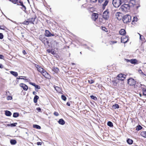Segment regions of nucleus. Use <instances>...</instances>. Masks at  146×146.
<instances>
[{"label": "nucleus", "mask_w": 146, "mask_h": 146, "mask_svg": "<svg viewBox=\"0 0 146 146\" xmlns=\"http://www.w3.org/2000/svg\"><path fill=\"white\" fill-rule=\"evenodd\" d=\"M130 6L128 4H123L121 6L120 9L123 12H128L129 10Z\"/></svg>", "instance_id": "1"}, {"label": "nucleus", "mask_w": 146, "mask_h": 146, "mask_svg": "<svg viewBox=\"0 0 146 146\" xmlns=\"http://www.w3.org/2000/svg\"><path fill=\"white\" fill-rule=\"evenodd\" d=\"M123 21L124 23H127L131 21V17L128 15H125L123 17Z\"/></svg>", "instance_id": "2"}, {"label": "nucleus", "mask_w": 146, "mask_h": 146, "mask_svg": "<svg viewBox=\"0 0 146 146\" xmlns=\"http://www.w3.org/2000/svg\"><path fill=\"white\" fill-rule=\"evenodd\" d=\"M103 17L105 20H108L109 18V11L108 10L105 11L103 15Z\"/></svg>", "instance_id": "3"}, {"label": "nucleus", "mask_w": 146, "mask_h": 146, "mask_svg": "<svg viewBox=\"0 0 146 146\" xmlns=\"http://www.w3.org/2000/svg\"><path fill=\"white\" fill-rule=\"evenodd\" d=\"M112 3L113 6L115 7H118L121 4L120 0H113Z\"/></svg>", "instance_id": "4"}, {"label": "nucleus", "mask_w": 146, "mask_h": 146, "mask_svg": "<svg viewBox=\"0 0 146 146\" xmlns=\"http://www.w3.org/2000/svg\"><path fill=\"white\" fill-rule=\"evenodd\" d=\"M125 75H123L122 74H119L117 76V79L120 80H123L125 78Z\"/></svg>", "instance_id": "5"}, {"label": "nucleus", "mask_w": 146, "mask_h": 146, "mask_svg": "<svg viewBox=\"0 0 146 146\" xmlns=\"http://www.w3.org/2000/svg\"><path fill=\"white\" fill-rule=\"evenodd\" d=\"M127 81V83L130 85H133L135 84V81L132 78L129 79Z\"/></svg>", "instance_id": "6"}, {"label": "nucleus", "mask_w": 146, "mask_h": 146, "mask_svg": "<svg viewBox=\"0 0 146 146\" xmlns=\"http://www.w3.org/2000/svg\"><path fill=\"white\" fill-rule=\"evenodd\" d=\"M45 35L47 37H50L51 36H54V34H51V33L47 30H45Z\"/></svg>", "instance_id": "7"}, {"label": "nucleus", "mask_w": 146, "mask_h": 146, "mask_svg": "<svg viewBox=\"0 0 146 146\" xmlns=\"http://www.w3.org/2000/svg\"><path fill=\"white\" fill-rule=\"evenodd\" d=\"M20 86L25 91L27 90L28 89V87L25 84L23 83H21L20 84Z\"/></svg>", "instance_id": "8"}, {"label": "nucleus", "mask_w": 146, "mask_h": 146, "mask_svg": "<svg viewBox=\"0 0 146 146\" xmlns=\"http://www.w3.org/2000/svg\"><path fill=\"white\" fill-rule=\"evenodd\" d=\"M18 5L21 6V8L22 9L23 11H25L26 10V7L25 6L23 5V2L19 1L18 4Z\"/></svg>", "instance_id": "9"}, {"label": "nucleus", "mask_w": 146, "mask_h": 146, "mask_svg": "<svg viewBox=\"0 0 146 146\" xmlns=\"http://www.w3.org/2000/svg\"><path fill=\"white\" fill-rule=\"evenodd\" d=\"M115 17L118 20H120L121 19L122 16H121V13L119 12H118L115 14Z\"/></svg>", "instance_id": "10"}, {"label": "nucleus", "mask_w": 146, "mask_h": 146, "mask_svg": "<svg viewBox=\"0 0 146 146\" xmlns=\"http://www.w3.org/2000/svg\"><path fill=\"white\" fill-rule=\"evenodd\" d=\"M98 14L93 13L92 15V19L94 21H95L98 18Z\"/></svg>", "instance_id": "11"}, {"label": "nucleus", "mask_w": 146, "mask_h": 146, "mask_svg": "<svg viewBox=\"0 0 146 146\" xmlns=\"http://www.w3.org/2000/svg\"><path fill=\"white\" fill-rule=\"evenodd\" d=\"M36 67L37 68L38 71L41 73L42 72L44 71V70L42 68L39 66L38 65H36Z\"/></svg>", "instance_id": "12"}, {"label": "nucleus", "mask_w": 146, "mask_h": 146, "mask_svg": "<svg viewBox=\"0 0 146 146\" xmlns=\"http://www.w3.org/2000/svg\"><path fill=\"white\" fill-rule=\"evenodd\" d=\"M128 40V37L126 36L125 38H121V42L125 43H126Z\"/></svg>", "instance_id": "13"}, {"label": "nucleus", "mask_w": 146, "mask_h": 146, "mask_svg": "<svg viewBox=\"0 0 146 146\" xmlns=\"http://www.w3.org/2000/svg\"><path fill=\"white\" fill-rule=\"evenodd\" d=\"M129 4H131L133 5H134L137 3L135 0H130L129 2Z\"/></svg>", "instance_id": "14"}, {"label": "nucleus", "mask_w": 146, "mask_h": 146, "mask_svg": "<svg viewBox=\"0 0 146 146\" xmlns=\"http://www.w3.org/2000/svg\"><path fill=\"white\" fill-rule=\"evenodd\" d=\"M41 74L45 78H47L49 75L44 70V71L42 72Z\"/></svg>", "instance_id": "15"}, {"label": "nucleus", "mask_w": 146, "mask_h": 146, "mask_svg": "<svg viewBox=\"0 0 146 146\" xmlns=\"http://www.w3.org/2000/svg\"><path fill=\"white\" fill-rule=\"evenodd\" d=\"M119 33L120 35H124L125 34L126 32L125 30L124 29H122L120 30L119 31Z\"/></svg>", "instance_id": "16"}, {"label": "nucleus", "mask_w": 146, "mask_h": 146, "mask_svg": "<svg viewBox=\"0 0 146 146\" xmlns=\"http://www.w3.org/2000/svg\"><path fill=\"white\" fill-rule=\"evenodd\" d=\"M58 122L59 124L62 125H64L65 123L64 121L62 119H60L58 121Z\"/></svg>", "instance_id": "17"}, {"label": "nucleus", "mask_w": 146, "mask_h": 146, "mask_svg": "<svg viewBox=\"0 0 146 146\" xmlns=\"http://www.w3.org/2000/svg\"><path fill=\"white\" fill-rule=\"evenodd\" d=\"M120 2L121 4L123 3L124 4H128L129 3V2H128L129 0H120Z\"/></svg>", "instance_id": "18"}, {"label": "nucleus", "mask_w": 146, "mask_h": 146, "mask_svg": "<svg viewBox=\"0 0 146 146\" xmlns=\"http://www.w3.org/2000/svg\"><path fill=\"white\" fill-rule=\"evenodd\" d=\"M10 72L15 77H16L18 76V73L16 72L13 71H11Z\"/></svg>", "instance_id": "19"}, {"label": "nucleus", "mask_w": 146, "mask_h": 146, "mask_svg": "<svg viewBox=\"0 0 146 146\" xmlns=\"http://www.w3.org/2000/svg\"><path fill=\"white\" fill-rule=\"evenodd\" d=\"M5 114L7 116H10L11 115V113L9 111L6 110L5 111Z\"/></svg>", "instance_id": "20"}, {"label": "nucleus", "mask_w": 146, "mask_h": 146, "mask_svg": "<svg viewBox=\"0 0 146 146\" xmlns=\"http://www.w3.org/2000/svg\"><path fill=\"white\" fill-rule=\"evenodd\" d=\"M141 136L146 138V131H142L141 133Z\"/></svg>", "instance_id": "21"}, {"label": "nucleus", "mask_w": 146, "mask_h": 146, "mask_svg": "<svg viewBox=\"0 0 146 146\" xmlns=\"http://www.w3.org/2000/svg\"><path fill=\"white\" fill-rule=\"evenodd\" d=\"M108 3V1L107 0L104 3L103 5V9H104L105 8V7L107 5Z\"/></svg>", "instance_id": "22"}, {"label": "nucleus", "mask_w": 146, "mask_h": 146, "mask_svg": "<svg viewBox=\"0 0 146 146\" xmlns=\"http://www.w3.org/2000/svg\"><path fill=\"white\" fill-rule=\"evenodd\" d=\"M10 143L12 145H15L17 143V141L14 139H11L10 140Z\"/></svg>", "instance_id": "23"}, {"label": "nucleus", "mask_w": 146, "mask_h": 146, "mask_svg": "<svg viewBox=\"0 0 146 146\" xmlns=\"http://www.w3.org/2000/svg\"><path fill=\"white\" fill-rule=\"evenodd\" d=\"M137 62V60L135 59H131L130 60V62L132 64H135Z\"/></svg>", "instance_id": "24"}, {"label": "nucleus", "mask_w": 146, "mask_h": 146, "mask_svg": "<svg viewBox=\"0 0 146 146\" xmlns=\"http://www.w3.org/2000/svg\"><path fill=\"white\" fill-rule=\"evenodd\" d=\"M35 19L33 18H32L31 19H28V21H29V23H32V24H34L33 22L35 21Z\"/></svg>", "instance_id": "25"}, {"label": "nucleus", "mask_w": 146, "mask_h": 146, "mask_svg": "<svg viewBox=\"0 0 146 146\" xmlns=\"http://www.w3.org/2000/svg\"><path fill=\"white\" fill-rule=\"evenodd\" d=\"M47 52L49 53H51L53 55H54L55 54V52L53 50H50V49H48L47 50Z\"/></svg>", "instance_id": "26"}, {"label": "nucleus", "mask_w": 146, "mask_h": 146, "mask_svg": "<svg viewBox=\"0 0 146 146\" xmlns=\"http://www.w3.org/2000/svg\"><path fill=\"white\" fill-rule=\"evenodd\" d=\"M39 98V97L37 95H35L34 99V102L35 103H36L37 102V100Z\"/></svg>", "instance_id": "27"}, {"label": "nucleus", "mask_w": 146, "mask_h": 146, "mask_svg": "<svg viewBox=\"0 0 146 146\" xmlns=\"http://www.w3.org/2000/svg\"><path fill=\"white\" fill-rule=\"evenodd\" d=\"M144 86H145V88H143L142 89L143 94L144 95L146 96V87L144 85Z\"/></svg>", "instance_id": "28"}, {"label": "nucleus", "mask_w": 146, "mask_h": 146, "mask_svg": "<svg viewBox=\"0 0 146 146\" xmlns=\"http://www.w3.org/2000/svg\"><path fill=\"white\" fill-rule=\"evenodd\" d=\"M127 143L129 144H131L133 143V141L130 139H129L127 140Z\"/></svg>", "instance_id": "29"}, {"label": "nucleus", "mask_w": 146, "mask_h": 146, "mask_svg": "<svg viewBox=\"0 0 146 146\" xmlns=\"http://www.w3.org/2000/svg\"><path fill=\"white\" fill-rule=\"evenodd\" d=\"M54 87L55 89V90L58 92H60L61 89L58 87L56 86L54 87Z\"/></svg>", "instance_id": "30"}, {"label": "nucleus", "mask_w": 146, "mask_h": 146, "mask_svg": "<svg viewBox=\"0 0 146 146\" xmlns=\"http://www.w3.org/2000/svg\"><path fill=\"white\" fill-rule=\"evenodd\" d=\"M33 127L38 129H40L41 128V127L40 126L37 125H33Z\"/></svg>", "instance_id": "31"}, {"label": "nucleus", "mask_w": 146, "mask_h": 146, "mask_svg": "<svg viewBox=\"0 0 146 146\" xmlns=\"http://www.w3.org/2000/svg\"><path fill=\"white\" fill-rule=\"evenodd\" d=\"M112 108L114 109L118 108H119V106L118 104H115L113 105Z\"/></svg>", "instance_id": "32"}, {"label": "nucleus", "mask_w": 146, "mask_h": 146, "mask_svg": "<svg viewBox=\"0 0 146 146\" xmlns=\"http://www.w3.org/2000/svg\"><path fill=\"white\" fill-rule=\"evenodd\" d=\"M17 124V123H10L8 125V126H11L12 127H15L16 126Z\"/></svg>", "instance_id": "33"}, {"label": "nucleus", "mask_w": 146, "mask_h": 146, "mask_svg": "<svg viewBox=\"0 0 146 146\" xmlns=\"http://www.w3.org/2000/svg\"><path fill=\"white\" fill-rule=\"evenodd\" d=\"M108 125L110 127L113 126V123L111 121H108L107 123Z\"/></svg>", "instance_id": "34"}, {"label": "nucleus", "mask_w": 146, "mask_h": 146, "mask_svg": "<svg viewBox=\"0 0 146 146\" xmlns=\"http://www.w3.org/2000/svg\"><path fill=\"white\" fill-rule=\"evenodd\" d=\"M142 128V127L140 125H138L137 126L136 130L137 131H139Z\"/></svg>", "instance_id": "35"}, {"label": "nucleus", "mask_w": 146, "mask_h": 146, "mask_svg": "<svg viewBox=\"0 0 146 146\" xmlns=\"http://www.w3.org/2000/svg\"><path fill=\"white\" fill-rule=\"evenodd\" d=\"M52 70L55 72H58L59 71V69L57 68H54Z\"/></svg>", "instance_id": "36"}, {"label": "nucleus", "mask_w": 146, "mask_h": 146, "mask_svg": "<svg viewBox=\"0 0 146 146\" xmlns=\"http://www.w3.org/2000/svg\"><path fill=\"white\" fill-rule=\"evenodd\" d=\"M19 114L17 113H14L13 114V117H17L19 116Z\"/></svg>", "instance_id": "37"}, {"label": "nucleus", "mask_w": 146, "mask_h": 146, "mask_svg": "<svg viewBox=\"0 0 146 146\" xmlns=\"http://www.w3.org/2000/svg\"><path fill=\"white\" fill-rule=\"evenodd\" d=\"M90 98L92 99H93L94 100H97V98L94 96L93 95L90 96Z\"/></svg>", "instance_id": "38"}, {"label": "nucleus", "mask_w": 146, "mask_h": 146, "mask_svg": "<svg viewBox=\"0 0 146 146\" xmlns=\"http://www.w3.org/2000/svg\"><path fill=\"white\" fill-rule=\"evenodd\" d=\"M61 98L62 100H64V101H66V97L64 95L61 96Z\"/></svg>", "instance_id": "39"}, {"label": "nucleus", "mask_w": 146, "mask_h": 146, "mask_svg": "<svg viewBox=\"0 0 146 146\" xmlns=\"http://www.w3.org/2000/svg\"><path fill=\"white\" fill-rule=\"evenodd\" d=\"M138 72L140 74H143L145 76H146V74H144L141 70H139Z\"/></svg>", "instance_id": "40"}, {"label": "nucleus", "mask_w": 146, "mask_h": 146, "mask_svg": "<svg viewBox=\"0 0 146 146\" xmlns=\"http://www.w3.org/2000/svg\"><path fill=\"white\" fill-rule=\"evenodd\" d=\"M88 82L90 84H92L94 82V81L93 80L90 79L88 80Z\"/></svg>", "instance_id": "41"}, {"label": "nucleus", "mask_w": 146, "mask_h": 146, "mask_svg": "<svg viewBox=\"0 0 146 146\" xmlns=\"http://www.w3.org/2000/svg\"><path fill=\"white\" fill-rule=\"evenodd\" d=\"M29 22L28 21H25L24 22H23V24L24 25H28L29 24Z\"/></svg>", "instance_id": "42"}, {"label": "nucleus", "mask_w": 146, "mask_h": 146, "mask_svg": "<svg viewBox=\"0 0 146 146\" xmlns=\"http://www.w3.org/2000/svg\"><path fill=\"white\" fill-rule=\"evenodd\" d=\"M137 17H134L133 18V22H135L137 21Z\"/></svg>", "instance_id": "43"}, {"label": "nucleus", "mask_w": 146, "mask_h": 146, "mask_svg": "<svg viewBox=\"0 0 146 146\" xmlns=\"http://www.w3.org/2000/svg\"><path fill=\"white\" fill-rule=\"evenodd\" d=\"M10 1L12 2L13 3L15 4L17 3L18 0H9Z\"/></svg>", "instance_id": "44"}, {"label": "nucleus", "mask_w": 146, "mask_h": 146, "mask_svg": "<svg viewBox=\"0 0 146 146\" xmlns=\"http://www.w3.org/2000/svg\"><path fill=\"white\" fill-rule=\"evenodd\" d=\"M3 38V35L2 33H0V39H2Z\"/></svg>", "instance_id": "45"}, {"label": "nucleus", "mask_w": 146, "mask_h": 146, "mask_svg": "<svg viewBox=\"0 0 146 146\" xmlns=\"http://www.w3.org/2000/svg\"><path fill=\"white\" fill-rule=\"evenodd\" d=\"M35 87L36 88H37L38 89H39L40 88V86L37 85H36Z\"/></svg>", "instance_id": "46"}, {"label": "nucleus", "mask_w": 146, "mask_h": 146, "mask_svg": "<svg viewBox=\"0 0 146 146\" xmlns=\"http://www.w3.org/2000/svg\"><path fill=\"white\" fill-rule=\"evenodd\" d=\"M54 115L56 116H58L59 115V114L57 112L55 111L54 113Z\"/></svg>", "instance_id": "47"}, {"label": "nucleus", "mask_w": 146, "mask_h": 146, "mask_svg": "<svg viewBox=\"0 0 146 146\" xmlns=\"http://www.w3.org/2000/svg\"><path fill=\"white\" fill-rule=\"evenodd\" d=\"M0 29H1L4 30L5 27L4 26L0 25Z\"/></svg>", "instance_id": "48"}, {"label": "nucleus", "mask_w": 146, "mask_h": 146, "mask_svg": "<svg viewBox=\"0 0 146 146\" xmlns=\"http://www.w3.org/2000/svg\"><path fill=\"white\" fill-rule=\"evenodd\" d=\"M29 84H31V85H33V86H35L36 85V84H35V83H32V82H30L29 83Z\"/></svg>", "instance_id": "49"}, {"label": "nucleus", "mask_w": 146, "mask_h": 146, "mask_svg": "<svg viewBox=\"0 0 146 146\" xmlns=\"http://www.w3.org/2000/svg\"><path fill=\"white\" fill-rule=\"evenodd\" d=\"M12 99V98L11 96H8V97L7 98V100H11V99Z\"/></svg>", "instance_id": "50"}, {"label": "nucleus", "mask_w": 146, "mask_h": 146, "mask_svg": "<svg viewBox=\"0 0 146 146\" xmlns=\"http://www.w3.org/2000/svg\"><path fill=\"white\" fill-rule=\"evenodd\" d=\"M23 53L24 55H25L27 54V52H26L25 51V50H23Z\"/></svg>", "instance_id": "51"}, {"label": "nucleus", "mask_w": 146, "mask_h": 146, "mask_svg": "<svg viewBox=\"0 0 146 146\" xmlns=\"http://www.w3.org/2000/svg\"><path fill=\"white\" fill-rule=\"evenodd\" d=\"M138 34L140 36L139 39L140 40H142L141 36H142L139 33H138Z\"/></svg>", "instance_id": "52"}, {"label": "nucleus", "mask_w": 146, "mask_h": 146, "mask_svg": "<svg viewBox=\"0 0 146 146\" xmlns=\"http://www.w3.org/2000/svg\"><path fill=\"white\" fill-rule=\"evenodd\" d=\"M42 143L40 142H38L37 143V145H41L42 144Z\"/></svg>", "instance_id": "53"}, {"label": "nucleus", "mask_w": 146, "mask_h": 146, "mask_svg": "<svg viewBox=\"0 0 146 146\" xmlns=\"http://www.w3.org/2000/svg\"><path fill=\"white\" fill-rule=\"evenodd\" d=\"M3 57V56L2 55H0V59H2Z\"/></svg>", "instance_id": "54"}, {"label": "nucleus", "mask_w": 146, "mask_h": 146, "mask_svg": "<svg viewBox=\"0 0 146 146\" xmlns=\"http://www.w3.org/2000/svg\"><path fill=\"white\" fill-rule=\"evenodd\" d=\"M104 0H99V2L100 3H102Z\"/></svg>", "instance_id": "55"}, {"label": "nucleus", "mask_w": 146, "mask_h": 146, "mask_svg": "<svg viewBox=\"0 0 146 146\" xmlns=\"http://www.w3.org/2000/svg\"><path fill=\"white\" fill-rule=\"evenodd\" d=\"M3 68V66L2 64H0V68Z\"/></svg>", "instance_id": "56"}, {"label": "nucleus", "mask_w": 146, "mask_h": 146, "mask_svg": "<svg viewBox=\"0 0 146 146\" xmlns=\"http://www.w3.org/2000/svg\"><path fill=\"white\" fill-rule=\"evenodd\" d=\"M125 60H126L127 62H130V60H128V59H125Z\"/></svg>", "instance_id": "57"}, {"label": "nucleus", "mask_w": 146, "mask_h": 146, "mask_svg": "<svg viewBox=\"0 0 146 146\" xmlns=\"http://www.w3.org/2000/svg\"><path fill=\"white\" fill-rule=\"evenodd\" d=\"M66 105L68 106H70V103L67 102L66 103Z\"/></svg>", "instance_id": "58"}, {"label": "nucleus", "mask_w": 146, "mask_h": 146, "mask_svg": "<svg viewBox=\"0 0 146 146\" xmlns=\"http://www.w3.org/2000/svg\"><path fill=\"white\" fill-rule=\"evenodd\" d=\"M36 110L38 111H40L41 110V109L40 108H37Z\"/></svg>", "instance_id": "59"}, {"label": "nucleus", "mask_w": 146, "mask_h": 146, "mask_svg": "<svg viewBox=\"0 0 146 146\" xmlns=\"http://www.w3.org/2000/svg\"><path fill=\"white\" fill-rule=\"evenodd\" d=\"M33 95H35V94H36V92H35L34 91V92H33Z\"/></svg>", "instance_id": "60"}, {"label": "nucleus", "mask_w": 146, "mask_h": 146, "mask_svg": "<svg viewBox=\"0 0 146 146\" xmlns=\"http://www.w3.org/2000/svg\"><path fill=\"white\" fill-rule=\"evenodd\" d=\"M102 29L103 30H105V29H106V28L105 27H102Z\"/></svg>", "instance_id": "61"}, {"label": "nucleus", "mask_w": 146, "mask_h": 146, "mask_svg": "<svg viewBox=\"0 0 146 146\" xmlns=\"http://www.w3.org/2000/svg\"><path fill=\"white\" fill-rule=\"evenodd\" d=\"M112 42V43L113 44H114V43H116V41H113V42Z\"/></svg>", "instance_id": "62"}, {"label": "nucleus", "mask_w": 146, "mask_h": 146, "mask_svg": "<svg viewBox=\"0 0 146 146\" xmlns=\"http://www.w3.org/2000/svg\"><path fill=\"white\" fill-rule=\"evenodd\" d=\"M72 65H74L75 64L74 63H72Z\"/></svg>", "instance_id": "63"}, {"label": "nucleus", "mask_w": 146, "mask_h": 146, "mask_svg": "<svg viewBox=\"0 0 146 146\" xmlns=\"http://www.w3.org/2000/svg\"><path fill=\"white\" fill-rule=\"evenodd\" d=\"M86 146H88V145H86Z\"/></svg>", "instance_id": "64"}]
</instances>
